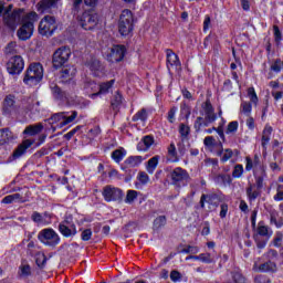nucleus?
<instances>
[{
	"instance_id": "obj_44",
	"label": "nucleus",
	"mask_w": 283,
	"mask_h": 283,
	"mask_svg": "<svg viewBox=\"0 0 283 283\" xmlns=\"http://www.w3.org/2000/svg\"><path fill=\"white\" fill-rule=\"evenodd\" d=\"M32 275V270L30 265L28 264H21L20 265V276L21 277H30Z\"/></svg>"
},
{
	"instance_id": "obj_4",
	"label": "nucleus",
	"mask_w": 283,
	"mask_h": 283,
	"mask_svg": "<svg viewBox=\"0 0 283 283\" xmlns=\"http://www.w3.org/2000/svg\"><path fill=\"white\" fill-rule=\"evenodd\" d=\"M43 81V65L41 63H32L29 65L23 83L25 85H39Z\"/></svg>"
},
{
	"instance_id": "obj_61",
	"label": "nucleus",
	"mask_w": 283,
	"mask_h": 283,
	"mask_svg": "<svg viewBox=\"0 0 283 283\" xmlns=\"http://www.w3.org/2000/svg\"><path fill=\"white\" fill-rule=\"evenodd\" d=\"M271 70L273 72H281L282 71V60L277 59L274 61V63L271 65Z\"/></svg>"
},
{
	"instance_id": "obj_31",
	"label": "nucleus",
	"mask_w": 283,
	"mask_h": 283,
	"mask_svg": "<svg viewBox=\"0 0 283 283\" xmlns=\"http://www.w3.org/2000/svg\"><path fill=\"white\" fill-rule=\"evenodd\" d=\"M270 222L271 224H274L276 229H281V227H283V219L275 211L270 213Z\"/></svg>"
},
{
	"instance_id": "obj_21",
	"label": "nucleus",
	"mask_w": 283,
	"mask_h": 283,
	"mask_svg": "<svg viewBox=\"0 0 283 283\" xmlns=\"http://www.w3.org/2000/svg\"><path fill=\"white\" fill-rule=\"evenodd\" d=\"M154 145V136L146 135L142 138V140L137 144L138 151H148L149 148Z\"/></svg>"
},
{
	"instance_id": "obj_55",
	"label": "nucleus",
	"mask_w": 283,
	"mask_h": 283,
	"mask_svg": "<svg viewBox=\"0 0 283 283\" xmlns=\"http://www.w3.org/2000/svg\"><path fill=\"white\" fill-rule=\"evenodd\" d=\"M251 109H252L251 103L249 102L241 103V112L245 114V116H249L251 114Z\"/></svg>"
},
{
	"instance_id": "obj_6",
	"label": "nucleus",
	"mask_w": 283,
	"mask_h": 283,
	"mask_svg": "<svg viewBox=\"0 0 283 283\" xmlns=\"http://www.w3.org/2000/svg\"><path fill=\"white\" fill-rule=\"evenodd\" d=\"M76 116H78V112L76 111L55 113L48 119V123H50V125L60 123L56 127H65V125L74 123V120H76Z\"/></svg>"
},
{
	"instance_id": "obj_43",
	"label": "nucleus",
	"mask_w": 283,
	"mask_h": 283,
	"mask_svg": "<svg viewBox=\"0 0 283 283\" xmlns=\"http://www.w3.org/2000/svg\"><path fill=\"white\" fill-rule=\"evenodd\" d=\"M113 109H118L123 105V95L116 93L111 102Z\"/></svg>"
},
{
	"instance_id": "obj_14",
	"label": "nucleus",
	"mask_w": 283,
	"mask_h": 283,
	"mask_svg": "<svg viewBox=\"0 0 283 283\" xmlns=\"http://www.w3.org/2000/svg\"><path fill=\"white\" fill-rule=\"evenodd\" d=\"M125 45H114L106 55L109 63H120L125 59Z\"/></svg>"
},
{
	"instance_id": "obj_37",
	"label": "nucleus",
	"mask_w": 283,
	"mask_h": 283,
	"mask_svg": "<svg viewBox=\"0 0 283 283\" xmlns=\"http://www.w3.org/2000/svg\"><path fill=\"white\" fill-rule=\"evenodd\" d=\"M88 67H90L91 72H93L95 74V76H98V73L101 72V70H103V66L101 65V61H98V60H92L88 63Z\"/></svg>"
},
{
	"instance_id": "obj_36",
	"label": "nucleus",
	"mask_w": 283,
	"mask_h": 283,
	"mask_svg": "<svg viewBox=\"0 0 283 283\" xmlns=\"http://www.w3.org/2000/svg\"><path fill=\"white\" fill-rule=\"evenodd\" d=\"M12 138V132L9 128L0 129V145H6Z\"/></svg>"
},
{
	"instance_id": "obj_10",
	"label": "nucleus",
	"mask_w": 283,
	"mask_h": 283,
	"mask_svg": "<svg viewBox=\"0 0 283 283\" xmlns=\"http://www.w3.org/2000/svg\"><path fill=\"white\" fill-rule=\"evenodd\" d=\"M71 55H72V51L70 50V48L62 46L57 49L53 53V59H52L53 67L55 70H59L60 67H64L65 63L70 61Z\"/></svg>"
},
{
	"instance_id": "obj_62",
	"label": "nucleus",
	"mask_w": 283,
	"mask_h": 283,
	"mask_svg": "<svg viewBox=\"0 0 283 283\" xmlns=\"http://www.w3.org/2000/svg\"><path fill=\"white\" fill-rule=\"evenodd\" d=\"M274 200H276L277 202L283 200V185L277 186L276 195L274 196Z\"/></svg>"
},
{
	"instance_id": "obj_19",
	"label": "nucleus",
	"mask_w": 283,
	"mask_h": 283,
	"mask_svg": "<svg viewBox=\"0 0 283 283\" xmlns=\"http://www.w3.org/2000/svg\"><path fill=\"white\" fill-rule=\"evenodd\" d=\"M143 163V156H130L124 161L122 169H134Z\"/></svg>"
},
{
	"instance_id": "obj_18",
	"label": "nucleus",
	"mask_w": 283,
	"mask_h": 283,
	"mask_svg": "<svg viewBox=\"0 0 283 283\" xmlns=\"http://www.w3.org/2000/svg\"><path fill=\"white\" fill-rule=\"evenodd\" d=\"M245 193L248 196L249 202H255V200L262 196V190L255 188V185L249 184L245 189Z\"/></svg>"
},
{
	"instance_id": "obj_12",
	"label": "nucleus",
	"mask_w": 283,
	"mask_h": 283,
	"mask_svg": "<svg viewBox=\"0 0 283 283\" xmlns=\"http://www.w3.org/2000/svg\"><path fill=\"white\" fill-rule=\"evenodd\" d=\"M80 25L83 30H94L98 25V14L94 11H85L80 18Z\"/></svg>"
},
{
	"instance_id": "obj_34",
	"label": "nucleus",
	"mask_w": 283,
	"mask_h": 283,
	"mask_svg": "<svg viewBox=\"0 0 283 283\" xmlns=\"http://www.w3.org/2000/svg\"><path fill=\"white\" fill-rule=\"evenodd\" d=\"M21 200H23V197L21 196V193H13L4 197L2 199V203L12 205V202H21Z\"/></svg>"
},
{
	"instance_id": "obj_26",
	"label": "nucleus",
	"mask_w": 283,
	"mask_h": 283,
	"mask_svg": "<svg viewBox=\"0 0 283 283\" xmlns=\"http://www.w3.org/2000/svg\"><path fill=\"white\" fill-rule=\"evenodd\" d=\"M41 132H43V124L38 123L27 126L23 134H27L28 136H36V134H41Z\"/></svg>"
},
{
	"instance_id": "obj_38",
	"label": "nucleus",
	"mask_w": 283,
	"mask_h": 283,
	"mask_svg": "<svg viewBox=\"0 0 283 283\" xmlns=\"http://www.w3.org/2000/svg\"><path fill=\"white\" fill-rule=\"evenodd\" d=\"M127 151H125V149L120 148V149H116L112 153V158L114 161L116 163H120L123 160V158H125Z\"/></svg>"
},
{
	"instance_id": "obj_30",
	"label": "nucleus",
	"mask_w": 283,
	"mask_h": 283,
	"mask_svg": "<svg viewBox=\"0 0 283 283\" xmlns=\"http://www.w3.org/2000/svg\"><path fill=\"white\" fill-rule=\"evenodd\" d=\"M264 178H266V167L261 166V176L255 177V188L262 191L264 187Z\"/></svg>"
},
{
	"instance_id": "obj_40",
	"label": "nucleus",
	"mask_w": 283,
	"mask_h": 283,
	"mask_svg": "<svg viewBox=\"0 0 283 283\" xmlns=\"http://www.w3.org/2000/svg\"><path fill=\"white\" fill-rule=\"evenodd\" d=\"M137 120H142L143 123L147 120V109L142 108L133 116V123H137Z\"/></svg>"
},
{
	"instance_id": "obj_63",
	"label": "nucleus",
	"mask_w": 283,
	"mask_h": 283,
	"mask_svg": "<svg viewBox=\"0 0 283 283\" xmlns=\"http://www.w3.org/2000/svg\"><path fill=\"white\" fill-rule=\"evenodd\" d=\"M31 219L38 224H41V222H43V216L36 211L32 213Z\"/></svg>"
},
{
	"instance_id": "obj_59",
	"label": "nucleus",
	"mask_w": 283,
	"mask_h": 283,
	"mask_svg": "<svg viewBox=\"0 0 283 283\" xmlns=\"http://www.w3.org/2000/svg\"><path fill=\"white\" fill-rule=\"evenodd\" d=\"M254 283H271V279L266 275L260 274L254 277Z\"/></svg>"
},
{
	"instance_id": "obj_53",
	"label": "nucleus",
	"mask_w": 283,
	"mask_h": 283,
	"mask_svg": "<svg viewBox=\"0 0 283 283\" xmlns=\"http://www.w3.org/2000/svg\"><path fill=\"white\" fill-rule=\"evenodd\" d=\"M81 240L83 242H90L92 240V229H84L81 233Z\"/></svg>"
},
{
	"instance_id": "obj_9",
	"label": "nucleus",
	"mask_w": 283,
	"mask_h": 283,
	"mask_svg": "<svg viewBox=\"0 0 283 283\" xmlns=\"http://www.w3.org/2000/svg\"><path fill=\"white\" fill-rule=\"evenodd\" d=\"M38 238L42 244H45L46 247H56L59 242H61V238L59 237V233L54 231L52 228L43 229L39 232Z\"/></svg>"
},
{
	"instance_id": "obj_45",
	"label": "nucleus",
	"mask_w": 283,
	"mask_h": 283,
	"mask_svg": "<svg viewBox=\"0 0 283 283\" xmlns=\"http://www.w3.org/2000/svg\"><path fill=\"white\" fill-rule=\"evenodd\" d=\"M190 132H191V128H189L188 125L186 124L179 125V134L184 140L188 138Z\"/></svg>"
},
{
	"instance_id": "obj_15",
	"label": "nucleus",
	"mask_w": 283,
	"mask_h": 283,
	"mask_svg": "<svg viewBox=\"0 0 283 283\" xmlns=\"http://www.w3.org/2000/svg\"><path fill=\"white\" fill-rule=\"evenodd\" d=\"M252 269L255 273H277V263L272 260H268L263 263L255 261Z\"/></svg>"
},
{
	"instance_id": "obj_47",
	"label": "nucleus",
	"mask_w": 283,
	"mask_h": 283,
	"mask_svg": "<svg viewBox=\"0 0 283 283\" xmlns=\"http://www.w3.org/2000/svg\"><path fill=\"white\" fill-rule=\"evenodd\" d=\"M84 90H91V92H98L99 91V87H98V84H96V82L94 81H86L84 83Z\"/></svg>"
},
{
	"instance_id": "obj_20",
	"label": "nucleus",
	"mask_w": 283,
	"mask_h": 283,
	"mask_svg": "<svg viewBox=\"0 0 283 283\" xmlns=\"http://www.w3.org/2000/svg\"><path fill=\"white\" fill-rule=\"evenodd\" d=\"M166 55H167V67H180V59L176 53H174L172 50L167 49L166 50Z\"/></svg>"
},
{
	"instance_id": "obj_3",
	"label": "nucleus",
	"mask_w": 283,
	"mask_h": 283,
	"mask_svg": "<svg viewBox=\"0 0 283 283\" xmlns=\"http://www.w3.org/2000/svg\"><path fill=\"white\" fill-rule=\"evenodd\" d=\"M38 20L39 14H36V12L32 11L27 13L22 25L17 32V36L20 39V41H28V39L32 36V32H34V22H36Z\"/></svg>"
},
{
	"instance_id": "obj_27",
	"label": "nucleus",
	"mask_w": 283,
	"mask_h": 283,
	"mask_svg": "<svg viewBox=\"0 0 283 283\" xmlns=\"http://www.w3.org/2000/svg\"><path fill=\"white\" fill-rule=\"evenodd\" d=\"M256 235L263 237V238H271V235H273V231H271V229L266 226H264V222H259L258 229H256Z\"/></svg>"
},
{
	"instance_id": "obj_42",
	"label": "nucleus",
	"mask_w": 283,
	"mask_h": 283,
	"mask_svg": "<svg viewBox=\"0 0 283 283\" xmlns=\"http://www.w3.org/2000/svg\"><path fill=\"white\" fill-rule=\"evenodd\" d=\"M136 198H138V191L128 190L124 201H125L126 205H132V203H134V200H136Z\"/></svg>"
},
{
	"instance_id": "obj_50",
	"label": "nucleus",
	"mask_w": 283,
	"mask_h": 283,
	"mask_svg": "<svg viewBox=\"0 0 283 283\" xmlns=\"http://www.w3.org/2000/svg\"><path fill=\"white\" fill-rule=\"evenodd\" d=\"M242 174H244V167L242 165H235L232 171V176L234 178H242Z\"/></svg>"
},
{
	"instance_id": "obj_56",
	"label": "nucleus",
	"mask_w": 283,
	"mask_h": 283,
	"mask_svg": "<svg viewBox=\"0 0 283 283\" xmlns=\"http://www.w3.org/2000/svg\"><path fill=\"white\" fill-rule=\"evenodd\" d=\"M238 126H239V124H238V122L237 120H234V122H230L229 124H228V128H227V134H235V132H238Z\"/></svg>"
},
{
	"instance_id": "obj_2",
	"label": "nucleus",
	"mask_w": 283,
	"mask_h": 283,
	"mask_svg": "<svg viewBox=\"0 0 283 283\" xmlns=\"http://www.w3.org/2000/svg\"><path fill=\"white\" fill-rule=\"evenodd\" d=\"M166 171L168 172L167 178L175 189L180 190L191 182V176L181 167H176L175 169L166 168Z\"/></svg>"
},
{
	"instance_id": "obj_22",
	"label": "nucleus",
	"mask_w": 283,
	"mask_h": 283,
	"mask_svg": "<svg viewBox=\"0 0 283 283\" xmlns=\"http://www.w3.org/2000/svg\"><path fill=\"white\" fill-rule=\"evenodd\" d=\"M30 147H32V140L25 139L13 151V158H21V156H23V154H25Z\"/></svg>"
},
{
	"instance_id": "obj_57",
	"label": "nucleus",
	"mask_w": 283,
	"mask_h": 283,
	"mask_svg": "<svg viewBox=\"0 0 283 283\" xmlns=\"http://www.w3.org/2000/svg\"><path fill=\"white\" fill-rule=\"evenodd\" d=\"M199 261L205 262L206 264H211V262H213V259H211V254L209 253H201L199 254Z\"/></svg>"
},
{
	"instance_id": "obj_8",
	"label": "nucleus",
	"mask_w": 283,
	"mask_h": 283,
	"mask_svg": "<svg viewBox=\"0 0 283 283\" xmlns=\"http://www.w3.org/2000/svg\"><path fill=\"white\" fill-rule=\"evenodd\" d=\"M59 29V24L56 23V18L52 15H45L42 18L39 24V33L42 36H52L54 32Z\"/></svg>"
},
{
	"instance_id": "obj_13",
	"label": "nucleus",
	"mask_w": 283,
	"mask_h": 283,
	"mask_svg": "<svg viewBox=\"0 0 283 283\" xmlns=\"http://www.w3.org/2000/svg\"><path fill=\"white\" fill-rule=\"evenodd\" d=\"M19 109H21V106L17 103V96L12 94L7 95L2 102L3 114L12 116L19 114Z\"/></svg>"
},
{
	"instance_id": "obj_41",
	"label": "nucleus",
	"mask_w": 283,
	"mask_h": 283,
	"mask_svg": "<svg viewBox=\"0 0 283 283\" xmlns=\"http://www.w3.org/2000/svg\"><path fill=\"white\" fill-rule=\"evenodd\" d=\"M165 224H167V217L159 216L154 220L153 227L154 229L158 230V229H163Z\"/></svg>"
},
{
	"instance_id": "obj_1",
	"label": "nucleus",
	"mask_w": 283,
	"mask_h": 283,
	"mask_svg": "<svg viewBox=\"0 0 283 283\" xmlns=\"http://www.w3.org/2000/svg\"><path fill=\"white\" fill-rule=\"evenodd\" d=\"M200 114L201 116L197 117L195 122L196 132H200L201 127H209V125L216 123V119L218 118L213 105H211V101L209 99L202 103Z\"/></svg>"
},
{
	"instance_id": "obj_39",
	"label": "nucleus",
	"mask_w": 283,
	"mask_h": 283,
	"mask_svg": "<svg viewBox=\"0 0 283 283\" xmlns=\"http://www.w3.org/2000/svg\"><path fill=\"white\" fill-rule=\"evenodd\" d=\"M28 103L29 105L25 106L27 113L31 112V114H36V112H39V105H41V103L34 102V99L32 98H29Z\"/></svg>"
},
{
	"instance_id": "obj_35",
	"label": "nucleus",
	"mask_w": 283,
	"mask_h": 283,
	"mask_svg": "<svg viewBox=\"0 0 283 283\" xmlns=\"http://www.w3.org/2000/svg\"><path fill=\"white\" fill-rule=\"evenodd\" d=\"M167 151L171 163H178L179 158H178V150L176 149V144L171 143L168 146Z\"/></svg>"
},
{
	"instance_id": "obj_24",
	"label": "nucleus",
	"mask_w": 283,
	"mask_h": 283,
	"mask_svg": "<svg viewBox=\"0 0 283 283\" xmlns=\"http://www.w3.org/2000/svg\"><path fill=\"white\" fill-rule=\"evenodd\" d=\"M76 76V67L74 66H64L61 71V78L63 83H67V81H72Z\"/></svg>"
},
{
	"instance_id": "obj_54",
	"label": "nucleus",
	"mask_w": 283,
	"mask_h": 283,
	"mask_svg": "<svg viewBox=\"0 0 283 283\" xmlns=\"http://www.w3.org/2000/svg\"><path fill=\"white\" fill-rule=\"evenodd\" d=\"M137 180L142 184V185H147V182H149V175H147V172L145 171H140L137 176Z\"/></svg>"
},
{
	"instance_id": "obj_64",
	"label": "nucleus",
	"mask_w": 283,
	"mask_h": 283,
	"mask_svg": "<svg viewBox=\"0 0 283 283\" xmlns=\"http://www.w3.org/2000/svg\"><path fill=\"white\" fill-rule=\"evenodd\" d=\"M176 112H178L177 107H172L168 112V120H169V123H174L176 120Z\"/></svg>"
},
{
	"instance_id": "obj_33",
	"label": "nucleus",
	"mask_w": 283,
	"mask_h": 283,
	"mask_svg": "<svg viewBox=\"0 0 283 283\" xmlns=\"http://www.w3.org/2000/svg\"><path fill=\"white\" fill-rule=\"evenodd\" d=\"M51 92L54 98H56L57 101H63V98H66L67 96V94L63 90H61V87H59L56 84L51 86Z\"/></svg>"
},
{
	"instance_id": "obj_48",
	"label": "nucleus",
	"mask_w": 283,
	"mask_h": 283,
	"mask_svg": "<svg viewBox=\"0 0 283 283\" xmlns=\"http://www.w3.org/2000/svg\"><path fill=\"white\" fill-rule=\"evenodd\" d=\"M35 262L40 269H43V266H45V262H48V256H45L43 253H38Z\"/></svg>"
},
{
	"instance_id": "obj_7",
	"label": "nucleus",
	"mask_w": 283,
	"mask_h": 283,
	"mask_svg": "<svg viewBox=\"0 0 283 283\" xmlns=\"http://www.w3.org/2000/svg\"><path fill=\"white\" fill-rule=\"evenodd\" d=\"M25 17H28V13H25V10L18 9L13 12L6 11L3 14V22L10 28V30H17V25L19 23H23Z\"/></svg>"
},
{
	"instance_id": "obj_17",
	"label": "nucleus",
	"mask_w": 283,
	"mask_h": 283,
	"mask_svg": "<svg viewBox=\"0 0 283 283\" xmlns=\"http://www.w3.org/2000/svg\"><path fill=\"white\" fill-rule=\"evenodd\" d=\"M116 83V80H111L108 82H103L98 85L99 92L90 94V98H96V96H101V94H109V90L114 87V84Z\"/></svg>"
},
{
	"instance_id": "obj_25",
	"label": "nucleus",
	"mask_w": 283,
	"mask_h": 283,
	"mask_svg": "<svg viewBox=\"0 0 283 283\" xmlns=\"http://www.w3.org/2000/svg\"><path fill=\"white\" fill-rule=\"evenodd\" d=\"M220 150L217 151V156L221 158V163H227L233 158V150L231 149H222V142H219Z\"/></svg>"
},
{
	"instance_id": "obj_29",
	"label": "nucleus",
	"mask_w": 283,
	"mask_h": 283,
	"mask_svg": "<svg viewBox=\"0 0 283 283\" xmlns=\"http://www.w3.org/2000/svg\"><path fill=\"white\" fill-rule=\"evenodd\" d=\"M218 200V195L216 193H208V195H202L200 198V207L201 209H205V203L207 205H213Z\"/></svg>"
},
{
	"instance_id": "obj_16",
	"label": "nucleus",
	"mask_w": 283,
	"mask_h": 283,
	"mask_svg": "<svg viewBox=\"0 0 283 283\" xmlns=\"http://www.w3.org/2000/svg\"><path fill=\"white\" fill-rule=\"evenodd\" d=\"M23 67H25V63L23 62V57H21V55L11 57L7 63V72L10 74H19L20 72H23Z\"/></svg>"
},
{
	"instance_id": "obj_51",
	"label": "nucleus",
	"mask_w": 283,
	"mask_h": 283,
	"mask_svg": "<svg viewBox=\"0 0 283 283\" xmlns=\"http://www.w3.org/2000/svg\"><path fill=\"white\" fill-rule=\"evenodd\" d=\"M248 96L254 105H258V94L255 93V88L250 87L248 88Z\"/></svg>"
},
{
	"instance_id": "obj_5",
	"label": "nucleus",
	"mask_w": 283,
	"mask_h": 283,
	"mask_svg": "<svg viewBox=\"0 0 283 283\" xmlns=\"http://www.w3.org/2000/svg\"><path fill=\"white\" fill-rule=\"evenodd\" d=\"M118 31L122 36H127L134 31V13L132 10L125 9L119 15Z\"/></svg>"
},
{
	"instance_id": "obj_46",
	"label": "nucleus",
	"mask_w": 283,
	"mask_h": 283,
	"mask_svg": "<svg viewBox=\"0 0 283 283\" xmlns=\"http://www.w3.org/2000/svg\"><path fill=\"white\" fill-rule=\"evenodd\" d=\"M203 145L206 147H216L217 145L218 147H220V143H218L213 136H207L203 139Z\"/></svg>"
},
{
	"instance_id": "obj_28",
	"label": "nucleus",
	"mask_w": 283,
	"mask_h": 283,
	"mask_svg": "<svg viewBox=\"0 0 283 283\" xmlns=\"http://www.w3.org/2000/svg\"><path fill=\"white\" fill-rule=\"evenodd\" d=\"M59 231L64 235V238H72V235H76V227H67L65 224L59 226Z\"/></svg>"
},
{
	"instance_id": "obj_58",
	"label": "nucleus",
	"mask_w": 283,
	"mask_h": 283,
	"mask_svg": "<svg viewBox=\"0 0 283 283\" xmlns=\"http://www.w3.org/2000/svg\"><path fill=\"white\" fill-rule=\"evenodd\" d=\"M254 242L258 249H264L266 247V240H262L260 235H254Z\"/></svg>"
},
{
	"instance_id": "obj_11",
	"label": "nucleus",
	"mask_w": 283,
	"mask_h": 283,
	"mask_svg": "<svg viewBox=\"0 0 283 283\" xmlns=\"http://www.w3.org/2000/svg\"><path fill=\"white\" fill-rule=\"evenodd\" d=\"M102 196L106 202H123V198H125L123 190L112 185L103 188Z\"/></svg>"
},
{
	"instance_id": "obj_32",
	"label": "nucleus",
	"mask_w": 283,
	"mask_h": 283,
	"mask_svg": "<svg viewBox=\"0 0 283 283\" xmlns=\"http://www.w3.org/2000/svg\"><path fill=\"white\" fill-rule=\"evenodd\" d=\"M160 161V156H154L147 163L146 170L148 174H154L156 171V167H158V163Z\"/></svg>"
},
{
	"instance_id": "obj_52",
	"label": "nucleus",
	"mask_w": 283,
	"mask_h": 283,
	"mask_svg": "<svg viewBox=\"0 0 283 283\" xmlns=\"http://www.w3.org/2000/svg\"><path fill=\"white\" fill-rule=\"evenodd\" d=\"M4 54H17V42H10L4 49Z\"/></svg>"
},
{
	"instance_id": "obj_49",
	"label": "nucleus",
	"mask_w": 283,
	"mask_h": 283,
	"mask_svg": "<svg viewBox=\"0 0 283 283\" xmlns=\"http://www.w3.org/2000/svg\"><path fill=\"white\" fill-rule=\"evenodd\" d=\"M53 6H54V0H42L40 3V8L42 12L50 10V8H52Z\"/></svg>"
},
{
	"instance_id": "obj_60",
	"label": "nucleus",
	"mask_w": 283,
	"mask_h": 283,
	"mask_svg": "<svg viewBox=\"0 0 283 283\" xmlns=\"http://www.w3.org/2000/svg\"><path fill=\"white\" fill-rule=\"evenodd\" d=\"M273 160L276 161V163H282V148L274 149Z\"/></svg>"
},
{
	"instance_id": "obj_23",
	"label": "nucleus",
	"mask_w": 283,
	"mask_h": 283,
	"mask_svg": "<svg viewBox=\"0 0 283 283\" xmlns=\"http://www.w3.org/2000/svg\"><path fill=\"white\" fill-rule=\"evenodd\" d=\"M273 134V127L270 125H265L263 132H262V138H261V146L266 151V147L269 146V143H271V135Z\"/></svg>"
}]
</instances>
